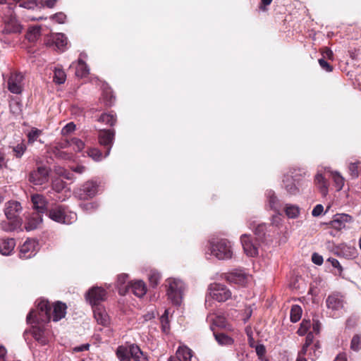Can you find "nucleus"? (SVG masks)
Instances as JSON below:
<instances>
[{
	"mask_svg": "<svg viewBox=\"0 0 361 361\" xmlns=\"http://www.w3.org/2000/svg\"><path fill=\"white\" fill-rule=\"evenodd\" d=\"M66 304L57 302L52 306L49 301L40 300L37 302L36 309L30 312L27 316V322H36L37 324L47 323L51 319L58 322L66 316Z\"/></svg>",
	"mask_w": 361,
	"mask_h": 361,
	"instance_id": "f257e3e1",
	"label": "nucleus"
},
{
	"mask_svg": "<svg viewBox=\"0 0 361 361\" xmlns=\"http://www.w3.org/2000/svg\"><path fill=\"white\" fill-rule=\"evenodd\" d=\"M210 255L219 260L230 259L233 257L231 243L226 239H212L208 248Z\"/></svg>",
	"mask_w": 361,
	"mask_h": 361,
	"instance_id": "f03ea898",
	"label": "nucleus"
},
{
	"mask_svg": "<svg viewBox=\"0 0 361 361\" xmlns=\"http://www.w3.org/2000/svg\"><path fill=\"white\" fill-rule=\"evenodd\" d=\"M166 295L169 300L175 305H180L185 290L184 282L176 278H169L166 281Z\"/></svg>",
	"mask_w": 361,
	"mask_h": 361,
	"instance_id": "7ed1b4c3",
	"label": "nucleus"
},
{
	"mask_svg": "<svg viewBox=\"0 0 361 361\" xmlns=\"http://www.w3.org/2000/svg\"><path fill=\"white\" fill-rule=\"evenodd\" d=\"M305 175L304 169L293 168L283 176L282 187L290 195H295L299 193V188L296 185L295 181H299Z\"/></svg>",
	"mask_w": 361,
	"mask_h": 361,
	"instance_id": "20e7f679",
	"label": "nucleus"
},
{
	"mask_svg": "<svg viewBox=\"0 0 361 361\" xmlns=\"http://www.w3.org/2000/svg\"><path fill=\"white\" fill-rule=\"evenodd\" d=\"M49 217L58 223L71 224L77 219V214L62 206H57L49 211Z\"/></svg>",
	"mask_w": 361,
	"mask_h": 361,
	"instance_id": "39448f33",
	"label": "nucleus"
},
{
	"mask_svg": "<svg viewBox=\"0 0 361 361\" xmlns=\"http://www.w3.org/2000/svg\"><path fill=\"white\" fill-rule=\"evenodd\" d=\"M209 296L213 300L223 302L231 298V290L224 284L214 283L208 287Z\"/></svg>",
	"mask_w": 361,
	"mask_h": 361,
	"instance_id": "423d86ee",
	"label": "nucleus"
},
{
	"mask_svg": "<svg viewBox=\"0 0 361 361\" xmlns=\"http://www.w3.org/2000/svg\"><path fill=\"white\" fill-rule=\"evenodd\" d=\"M326 304L328 310L331 311L332 315L337 317L340 314L341 311L344 308V298L339 293H332L327 297Z\"/></svg>",
	"mask_w": 361,
	"mask_h": 361,
	"instance_id": "0eeeda50",
	"label": "nucleus"
},
{
	"mask_svg": "<svg viewBox=\"0 0 361 361\" xmlns=\"http://www.w3.org/2000/svg\"><path fill=\"white\" fill-rule=\"evenodd\" d=\"M23 75L21 73H12L8 80V89L13 94H20L23 88Z\"/></svg>",
	"mask_w": 361,
	"mask_h": 361,
	"instance_id": "6e6552de",
	"label": "nucleus"
},
{
	"mask_svg": "<svg viewBox=\"0 0 361 361\" xmlns=\"http://www.w3.org/2000/svg\"><path fill=\"white\" fill-rule=\"evenodd\" d=\"M49 171L45 166H39L37 170L32 171L29 176V180L35 185H42L48 181Z\"/></svg>",
	"mask_w": 361,
	"mask_h": 361,
	"instance_id": "1a4fd4ad",
	"label": "nucleus"
},
{
	"mask_svg": "<svg viewBox=\"0 0 361 361\" xmlns=\"http://www.w3.org/2000/svg\"><path fill=\"white\" fill-rule=\"evenodd\" d=\"M114 131L112 130H102L99 132L98 138L99 144L104 147H106V152L104 157H108L110 154L111 149L114 140Z\"/></svg>",
	"mask_w": 361,
	"mask_h": 361,
	"instance_id": "9d476101",
	"label": "nucleus"
},
{
	"mask_svg": "<svg viewBox=\"0 0 361 361\" xmlns=\"http://www.w3.org/2000/svg\"><path fill=\"white\" fill-rule=\"evenodd\" d=\"M353 221V218L349 214H336L334 216L333 219L326 224L336 231H341L345 228L346 224L351 223Z\"/></svg>",
	"mask_w": 361,
	"mask_h": 361,
	"instance_id": "9b49d317",
	"label": "nucleus"
},
{
	"mask_svg": "<svg viewBox=\"0 0 361 361\" xmlns=\"http://www.w3.org/2000/svg\"><path fill=\"white\" fill-rule=\"evenodd\" d=\"M106 297V290L101 287H93L89 290L86 295V298L92 306H98L97 305L104 301Z\"/></svg>",
	"mask_w": 361,
	"mask_h": 361,
	"instance_id": "f8f14e48",
	"label": "nucleus"
},
{
	"mask_svg": "<svg viewBox=\"0 0 361 361\" xmlns=\"http://www.w3.org/2000/svg\"><path fill=\"white\" fill-rule=\"evenodd\" d=\"M37 242L34 239L27 240L20 247V257L23 259L35 256L37 251Z\"/></svg>",
	"mask_w": 361,
	"mask_h": 361,
	"instance_id": "ddd939ff",
	"label": "nucleus"
},
{
	"mask_svg": "<svg viewBox=\"0 0 361 361\" xmlns=\"http://www.w3.org/2000/svg\"><path fill=\"white\" fill-rule=\"evenodd\" d=\"M240 241L245 253L250 257H255L258 254V245L254 243L250 235L243 234Z\"/></svg>",
	"mask_w": 361,
	"mask_h": 361,
	"instance_id": "4468645a",
	"label": "nucleus"
},
{
	"mask_svg": "<svg viewBox=\"0 0 361 361\" xmlns=\"http://www.w3.org/2000/svg\"><path fill=\"white\" fill-rule=\"evenodd\" d=\"M21 211V204L17 201H9L5 204L4 214L8 220L20 219L18 216Z\"/></svg>",
	"mask_w": 361,
	"mask_h": 361,
	"instance_id": "2eb2a0df",
	"label": "nucleus"
},
{
	"mask_svg": "<svg viewBox=\"0 0 361 361\" xmlns=\"http://www.w3.org/2000/svg\"><path fill=\"white\" fill-rule=\"evenodd\" d=\"M97 184L92 181L85 183L78 192L80 199H86L93 197L97 192Z\"/></svg>",
	"mask_w": 361,
	"mask_h": 361,
	"instance_id": "dca6fc26",
	"label": "nucleus"
},
{
	"mask_svg": "<svg viewBox=\"0 0 361 361\" xmlns=\"http://www.w3.org/2000/svg\"><path fill=\"white\" fill-rule=\"evenodd\" d=\"M226 279L231 283L243 286L247 282L249 276L244 271L236 269L228 273Z\"/></svg>",
	"mask_w": 361,
	"mask_h": 361,
	"instance_id": "f3484780",
	"label": "nucleus"
},
{
	"mask_svg": "<svg viewBox=\"0 0 361 361\" xmlns=\"http://www.w3.org/2000/svg\"><path fill=\"white\" fill-rule=\"evenodd\" d=\"M31 201L33 208L37 211L36 213L42 215L47 210V202L42 195L35 194L32 195Z\"/></svg>",
	"mask_w": 361,
	"mask_h": 361,
	"instance_id": "a211bd4d",
	"label": "nucleus"
},
{
	"mask_svg": "<svg viewBox=\"0 0 361 361\" xmlns=\"http://www.w3.org/2000/svg\"><path fill=\"white\" fill-rule=\"evenodd\" d=\"M93 313L98 324L102 326H107L109 324V317L103 307L94 306Z\"/></svg>",
	"mask_w": 361,
	"mask_h": 361,
	"instance_id": "6ab92c4d",
	"label": "nucleus"
},
{
	"mask_svg": "<svg viewBox=\"0 0 361 361\" xmlns=\"http://www.w3.org/2000/svg\"><path fill=\"white\" fill-rule=\"evenodd\" d=\"M128 275L121 274L118 276L116 286L118 293L121 295H126L130 290V282H128Z\"/></svg>",
	"mask_w": 361,
	"mask_h": 361,
	"instance_id": "aec40b11",
	"label": "nucleus"
},
{
	"mask_svg": "<svg viewBox=\"0 0 361 361\" xmlns=\"http://www.w3.org/2000/svg\"><path fill=\"white\" fill-rule=\"evenodd\" d=\"M16 243L13 238L0 239V253L3 255H9L13 250Z\"/></svg>",
	"mask_w": 361,
	"mask_h": 361,
	"instance_id": "412c9836",
	"label": "nucleus"
},
{
	"mask_svg": "<svg viewBox=\"0 0 361 361\" xmlns=\"http://www.w3.org/2000/svg\"><path fill=\"white\" fill-rule=\"evenodd\" d=\"M130 289L137 297L141 298L146 294L147 287L141 280H137L130 283Z\"/></svg>",
	"mask_w": 361,
	"mask_h": 361,
	"instance_id": "4be33fe9",
	"label": "nucleus"
},
{
	"mask_svg": "<svg viewBox=\"0 0 361 361\" xmlns=\"http://www.w3.org/2000/svg\"><path fill=\"white\" fill-rule=\"evenodd\" d=\"M42 222V216L38 213H33L28 219L25 224V229L27 231L36 229Z\"/></svg>",
	"mask_w": 361,
	"mask_h": 361,
	"instance_id": "5701e85b",
	"label": "nucleus"
},
{
	"mask_svg": "<svg viewBox=\"0 0 361 361\" xmlns=\"http://www.w3.org/2000/svg\"><path fill=\"white\" fill-rule=\"evenodd\" d=\"M267 197L269 208L276 212H279L281 209V204L279 200L275 195V192L271 190L268 191L267 193Z\"/></svg>",
	"mask_w": 361,
	"mask_h": 361,
	"instance_id": "b1692460",
	"label": "nucleus"
},
{
	"mask_svg": "<svg viewBox=\"0 0 361 361\" xmlns=\"http://www.w3.org/2000/svg\"><path fill=\"white\" fill-rule=\"evenodd\" d=\"M314 183L322 195L326 196L328 193V182L320 172L315 175Z\"/></svg>",
	"mask_w": 361,
	"mask_h": 361,
	"instance_id": "393cba45",
	"label": "nucleus"
},
{
	"mask_svg": "<svg viewBox=\"0 0 361 361\" xmlns=\"http://www.w3.org/2000/svg\"><path fill=\"white\" fill-rule=\"evenodd\" d=\"M30 324H37L38 326H34L32 330V336L36 341L42 345H45L47 343V338L44 336L43 324L44 323L37 324L36 322H31Z\"/></svg>",
	"mask_w": 361,
	"mask_h": 361,
	"instance_id": "a878e982",
	"label": "nucleus"
},
{
	"mask_svg": "<svg viewBox=\"0 0 361 361\" xmlns=\"http://www.w3.org/2000/svg\"><path fill=\"white\" fill-rule=\"evenodd\" d=\"M176 357L179 361H191L192 351L186 345H180L176 350Z\"/></svg>",
	"mask_w": 361,
	"mask_h": 361,
	"instance_id": "bb28decb",
	"label": "nucleus"
},
{
	"mask_svg": "<svg viewBox=\"0 0 361 361\" xmlns=\"http://www.w3.org/2000/svg\"><path fill=\"white\" fill-rule=\"evenodd\" d=\"M128 347L129 353L135 361H147V357L145 355L138 345L135 344H131Z\"/></svg>",
	"mask_w": 361,
	"mask_h": 361,
	"instance_id": "cd10ccee",
	"label": "nucleus"
},
{
	"mask_svg": "<svg viewBox=\"0 0 361 361\" xmlns=\"http://www.w3.org/2000/svg\"><path fill=\"white\" fill-rule=\"evenodd\" d=\"M9 221H2L0 224L2 230L10 232L18 230L21 227L22 219L8 220Z\"/></svg>",
	"mask_w": 361,
	"mask_h": 361,
	"instance_id": "c85d7f7f",
	"label": "nucleus"
},
{
	"mask_svg": "<svg viewBox=\"0 0 361 361\" xmlns=\"http://www.w3.org/2000/svg\"><path fill=\"white\" fill-rule=\"evenodd\" d=\"M283 210L289 219H296L300 214V208L296 204H286Z\"/></svg>",
	"mask_w": 361,
	"mask_h": 361,
	"instance_id": "c756f323",
	"label": "nucleus"
},
{
	"mask_svg": "<svg viewBox=\"0 0 361 361\" xmlns=\"http://www.w3.org/2000/svg\"><path fill=\"white\" fill-rule=\"evenodd\" d=\"M214 336L216 341L220 345L229 346L231 345L234 342L231 337L223 333L214 332Z\"/></svg>",
	"mask_w": 361,
	"mask_h": 361,
	"instance_id": "7c9ffc66",
	"label": "nucleus"
},
{
	"mask_svg": "<svg viewBox=\"0 0 361 361\" xmlns=\"http://www.w3.org/2000/svg\"><path fill=\"white\" fill-rule=\"evenodd\" d=\"M52 39L56 44V47L63 51L65 47L67 44V37L63 33H56L52 35Z\"/></svg>",
	"mask_w": 361,
	"mask_h": 361,
	"instance_id": "2f4dec72",
	"label": "nucleus"
},
{
	"mask_svg": "<svg viewBox=\"0 0 361 361\" xmlns=\"http://www.w3.org/2000/svg\"><path fill=\"white\" fill-rule=\"evenodd\" d=\"M75 68V75L80 78L87 75L90 71L87 64L81 59H78Z\"/></svg>",
	"mask_w": 361,
	"mask_h": 361,
	"instance_id": "473e14b6",
	"label": "nucleus"
},
{
	"mask_svg": "<svg viewBox=\"0 0 361 361\" xmlns=\"http://www.w3.org/2000/svg\"><path fill=\"white\" fill-rule=\"evenodd\" d=\"M330 173L336 190H341L344 186L345 178L337 171H331Z\"/></svg>",
	"mask_w": 361,
	"mask_h": 361,
	"instance_id": "72a5a7b5",
	"label": "nucleus"
},
{
	"mask_svg": "<svg viewBox=\"0 0 361 361\" xmlns=\"http://www.w3.org/2000/svg\"><path fill=\"white\" fill-rule=\"evenodd\" d=\"M51 151L54 157L59 159L71 160L73 158V154L71 153L60 150L57 148H51Z\"/></svg>",
	"mask_w": 361,
	"mask_h": 361,
	"instance_id": "f704fd0d",
	"label": "nucleus"
},
{
	"mask_svg": "<svg viewBox=\"0 0 361 361\" xmlns=\"http://www.w3.org/2000/svg\"><path fill=\"white\" fill-rule=\"evenodd\" d=\"M41 27L36 25L32 26L29 28V30L27 34V39L30 42H35L39 36L40 35Z\"/></svg>",
	"mask_w": 361,
	"mask_h": 361,
	"instance_id": "c9c22d12",
	"label": "nucleus"
},
{
	"mask_svg": "<svg viewBox=\"0 0 361 361\" xmlns=\"http://www.w3.org/2000/svg\"><path fill=\"white\" fill-rule=\"evenodd\" d=\"M66 80V74L62 68H56L54 70V82L61 85L65 82Z\"/></svg>",
	"mask_w": 361,
	"mask_h": 361,
	"instance_id": "e433bc0d",
	"label": "nucleus"
},
{
	"mask_svg": "<svg viewBox=\"0 0 361 361\" xmlns=\"http://www.w3.org/2000/svg\"><path fill=\"white\" fill-rule=\"evenodd\" d=\"M212 324L217 327L231 330V326L227 324L226 318L223 316H216L212 319Z\"/></svg>",
	"mask_w": 361,
	"mask_h": 361,
	"instance_id": "4c0bfd02",
	"label": "nucleus"
},
{
	"mask_svg": "<svg viewBox=\"0 0 361 361\" xmlns=\"http://www.w3.org/2000/svg\"><path fill=\"white\" fill-rule=\"evenodd\" d=\"M302 315V309L299 305H293L290 310V320L292 322H298Z\"/></svg>",
	"mask_w": 361,
	"mask_h": 361,
	"instance_id": "58836bf2",
	"label": "nucleus"
},
{
	"mask_svg": "<svg viewBox=\"0 0 361 361\" xmlns=\"http://www.w3.org/2000/svg\"><path fill=\"white\" fill-rule=\"evenodd\" d=\"M11 148L12 149L14 156L16 158H20L26 151L27 147L23 142H21L15 146L11 147Z\"/></svg>",
	"mask_w": 361,
	"mask_h": 361,
	"instance_id": "ea45409f",
	"label": "nucleus"
},
{
	"mask_svg": "<svg viewBox=\"0 0 361 361\" xmlns=\"http://www.w3.org/2000/svg\"><path fill=\"white\" fill-rule=\"evenodd\" d=\"M98 121L112 126L115 124L116 118L111 114H103L98 118Z\"/></svg>",
	"mask_w": 361,
	"mask_h": 361,
	"instance_id": "a19ab883",
	"label": "nucleus"
},
{
	"mask_svg": "<svg viewBox=\"0 0 361 361\" xmlns=\"http://www.w3.org/2000/svg\"><path fill=\"white\" fill-rule=\"evenodd\" d=\"M267 225L264 224H258L255 229V234L259 241H262L265 237Z\"/></svg>",
	"mask_w": 361,
	"mask_h": 361,
	"instance_id": "79ce46f5",
	"label": "nucleus"
},
{
	"mask_svg": "<svg viewBox=\"0 0 361 361\" xmlns=\"http://www.w3.org/2000/svg\"><path fill=\"white\" fill-rule=\"evenodd\" d=\"M148 278L150 284L152 286H156L159 282L161 275L158 271L155 270H151L148 274Z\"/></svg>",
	"mask_w": 361,
	"mask_h": 361,
	"instance_id": "37998d69",
	"label": "nucleus"
},
{
	"mask_svg": "<svg viewBox=\"0 0 361 361\" xmlns=\"http://www.w3.org/2000/svg\"><path fill=\"white\" fill-rule=\"evenodd\" d=\"M129 353V348L128 349L123 346L118 347L116 350V355L120 361L127 360L129 359L128 353Z\"/></svg>",
	"mask_w": 361,
	"mask_h": 361,
	"instance_id": "c03bdc74",
	"label": "nucleus"
},
{
	"mask_svg": "<svg viewBox=\"0 0 361 361\" xmlns=\"http://www.w3.org/2000/svg\"><path fill=\"white\" fill-rule=\"evenodd\" d=\"M42 134V131L37 128H32V130L27 133V142L30 144L35 142L39 136Z\"/></svg>",
	"mask_w": 361,
	"mask_h": 361,
	"instance_id": "a18cd8bd",
	"label": "nucleus"
},
{
	"mask_svg": "<svg viewBox=\"0 0 361 361\" xmlns=\"http://www.w3.org/2000/svg\"><path fill=\"white\" fill-rule=\"evenodd\" d=\"M54 171L57 175L63 177L67 180H71L73 178V174L61 166H55Z\"/></svg>",
	"mask_w": 361,
	"mask_h": 361,
	"instance_id": "49530a36",
	"label": "nucleus"
},
{
	"mask_svg": "<svg viewBox=\"0 0 361 361\" xmlns=\"http://www.w3.org/2000/svg\"><path fill=\"white\" fill-rule=\"evenodd\" d=\"M169 316V310H165L164 313L161 315L160 318V322L161 324V328L164 332H168L169 330V322L168 319Z\"/></svg>",
	"mask_w": 361,
	"mask_h": 361,
	"instance_id": "de8ad7c7",
	"label": "nucleus"
},
{
	"mask_svg": "<svg viewBox=\"0 0 361 361\" xmlns=\"http://www.w3.org/2000/svg\"><path fill=\"white\" fill-rule=\"evenodd\" d=\"M71 147L75 152H80L85 147V143L80 139L73 137L71 139Z\"/></svg>",
	"mask_w": 361,
	"mask_h": 361,
	"instance_id": "09e8293b",
	"label": "nucleus"
},
{
	"mask_svg": "<svg viewBox=\"0 0 361 361\" xmlns=\"http://www.w3.org/2000/svg\"><path fill=\"white\" fill-rule=\"evenodd\" d=\"M87 154L93 160L99 161L102 159V154L101 151L96 148H91L87 151Z\"/></svg>",
	"mask_w": 361,
	"mask_h": 361,
	"instance_id": "8fccbe9b",
	"label": "nucleus"
},
{
	"mask_svg": "<svg viewBox=\"0 0 361 361\" xmlns=\"http://www.w3.org/2000/svg\"><path fill=\"white\" fill-rule=\"evenodd\" d=\"M350 348L354 351H358L361 348V337L360 335H355L353 337Z\"/></svg>",
	"mask_w": 361,
	"mask_h": 361,
	"instance_id": "3c124183",
	"label": "nucleus"
},
{
	"mask_svg": "<svg viewBox=\"0 0 361 361\" xmlns=\"http://www.w3.org/2000/svg\"><path fill=\"white\" fill-rule=\"evenodd\" d=\"M310 326H311L310 321L304 319L302 322V323L300 324V326L298 330V334L300 336H304L307 333L308 329L310 328Z\"/></svg>",
	"mask_w": 361,
	"mask_h": 361,
	"instance_id": "603ef678",
	"label": "nucleus"
},
{
	"mask_svg": "<svg viewBox=\"0 0 361 361\" xmlns=\"http://www.w3.org/2000/svg\"><path fill=\"white\" fill-rule=\"evenodd\" d=\"M21 107L22 105L18 101L13 100L10 103V110L15 115H18L21 112Z\"/></svg>",
	"mask_w": 361,
	"mask_h": 361,
	"instance_id": "864d4df0",
	"label": "nucleus"
},
{
	"mask_svg": "<svg viewBox=\"0 0 361 361\" xmlns=\"http://www.w3.org/2000/svg\"><path fill=\"white\" fill-rule=\"evenodd\" d=\"M66 183L61 179L56 178L52 182V188L59 192L65 188Z\"/></svg>",
	"mask_w": 361,
	"mask_h": 361,
	"instance_id": "5fc2aeb1",
	"label": "nucleus"
},
{
	"mask_svg": "<svg viewBox=\"0 0 361 361\" xmlns=\"http://www.w3.org/2000/svg\"><path fill=\"white\" fill-rule=\"evenodd\" d=\"M360 164V162H355V163H350L348 169L350 171V174L353 178H356L359 176L358 172V165Z\"/></svg>",
	"mask_w": 361,
	"mask_h": 361,
	"instance_id": "6e6d98bb",
	"label": "nucleus"
},
{
	"mask_svg": "<svg viewBox=\"0 0 361 361\" xmlns=\"http://www.w3.org/2000/svg\"><path fill=\"white\" fill-rule=\"evenodd\" d=\"M68 147H71V140H64L62 141H60L56 144L55 146H54L52 148H57L60 150H63L65 149H67Z\"/></svg>",
	"mask_w": 361,
	"mask_h": 361,
	"instance_id": "4d7b16f0",
	"label": "nucleus"
},
{
	"mask_svg": "<svg viewBox=\"0 0 361 361\" xmlns=\"http://www.w3.org/2000/svg\"><path fill=\"white\" fill-rule=\"evenodd\" d=\"M80 207L83 211L90 212L97 208V204L94 202H88L80 204Z\"/></svg>",
	"mask_w": 361,
	"mask_h": 361,
	"instance_id": "13d9d810",
	"label": "nucleus"
},
{
	"mask_svg": "<svg viewBox=\"0 0 361 361\" xmlns=\"http://www.w3.org/2000/svg\"><path fill=\"white\" fill-rule=\"evenodd\" d=\"M75 129V125L71 122L66 124L61 130V134L63 135H68V133L74 131Z\"/></svg>",
	"mask_w": 361,
	"mask_h": 361,
	"instance_id": "bf43d9fd",
	"label": "nucleus"
},
{
	"mask_svg": "<svg viewBox=\"0 0 361 361\" xmlns=\"http://www.w3.org/2000/svg\"><path fill=\"white\" fill-rule=\"evenodd\" d=\"M312 261L317 265H322L323 263V257L318 253L314 252L312 255Z\"/></svg>",
	"mask_w": 361,
	"mask_h": 361,
	"instance_id": "052dcab7",
	"label": "nucleus"
},
{
	"mask_svg": "<svg viewBox=\"0 0 361 361\" xmlns=\"http://www.w3.org/2000/svg\"><path fill=\"white\" fill-rule=\"evenodd\" d=\"M66 18V15L63 13H58L51 16V18L56 20V21L59 23H63L65 22Z\"/></svg>",
	"mask_w": 361,
	"mask_h": 361,
	"instance_id": "680f3d73",
	"label": "nucleus"
},
{
	"mask_svg": "<svg viewBox=\"0 0 361 361\" xmlns=\"http://www.w3.org/2000/svg\"><path fill=\"white\" fill-rule=\"evenodd\" d=\"M320 66L327 72L332 71V67L324 59H319Z\"/></svg>",
	"mask_w": 361,
	"mask_h": 361,
	"instance_id": "e2e57ef3",
	"label": "nucleus"
},
{
	"mask_svg": "<svg viewBox=\"0 0 361 361\" xmlns=\"http://www.w3.org/2000/svg\"><path fill=\"white\" fill-rule=\"evenodd\" d=\"M324 210V207L322 204H317L312 211V215L313 216H319Z\"/></svg>",
	"mask_w": 361,
	"mask_h": 361,
	"instance_id": "0e129e2a",
	"label": "nucleus"
},
{
	"mask_svg": "<svg viewBox=\"0 0 361 361\" xmlns=\"http://www.w3.org/2000/svg\"><path fill=\"white\" fill-rule=\"evenodd\" d=\"M322 55H323L324 58H326L329 60H333V56H334L333 51L327 47H325L323 49Z\"/></svg>",
	"mask_w": 361,
	"mask_h": 361,
	"instance_id": "69168bd1",
	"label": "nucleus"
},
{
	"mask_svg": "<svg viewBox=\"0 0 361 361\" xmlns=\"http://www.w3.org/2000/svg\"><path fill=\"white\" fill-rule=\"evenodd\" d=\"M71 170L77 173L82 174L85 171L86 167L82 165H78L71 167Z\"/></svg>",
	"mask_w": 361,
	"mask_h": 361,
	"instance_id": "338daca9",
	"label": "nucleus"
},
{
	"mask_svg": "<svg viewBox=\"0 0 361 361\" xmlns=\"http://www.w3.org/2000/svg\"><path fill=\"white\" fill-rule=\"evenodd\" d=\"M255 348L256 353L259 356H262L264 355L266 350H265V348L263 345H262V344L256 345L255 346Z\"/></svg>",
	"mask_w": 361,
	"mask_h": 361,
	"instance_id": "774afa93",
	"label": "nucleus"
}]
</instances>
